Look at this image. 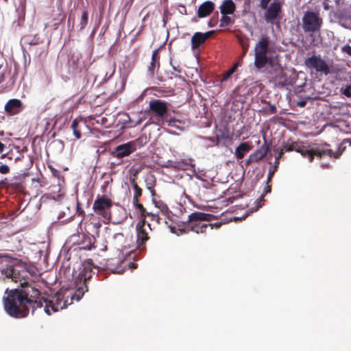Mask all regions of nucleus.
I'll return each instance as SVG.
<instances>
[{
    "mask_svg": "<svg viewBox=\"0 0 351 351\" xmlns=\"http://www.w3.org/2000/svg\"><path fill=\"white\" fill-rule=\"evenodd\" d=\"M8 263L6 267L1 270L2 274L12 281L21 285V288L5 291L3 298L5 312L11 317L23 318L28 315L30 309L33 313L38 308H44L47 315L58 311L66 306L65 302L60 295L45 296L40 290L26 281L29 271L27 265L17 258H12L8 255L1 256Z\"/></svg>",
    "mask_w": 351,
    "mask_h": 351,
    "instance_id": "f257e3e1",
    "label": "nucleus"
},
{
    "mask_svg": "<svg viewBox=\"0 0 351 351\" xmlns=\"http://www.w3.org/2000/svg\"><path fill=\"white\" fill-rule=\"evenodd\" d=\"M92 274L93 264L92 261L89 260L82 265V270L75 279L76 291L72 299L79 301L84 294L88 291L87 281L92 278Z\"/></svg>",
    "mask_w": 351,
    "mask_h": 351,
    "instance_id": "f03ea898",
    "label": "nucleus"
},
{
    "mask_svg": "<svg viewBox=\"0 0 351 351\" xmlns=\"http://www.w3.org/2000/svg\"><path fill=\"white\" fill-rule=\"evenodd\" d=\"M211 217L212 215L208 213L201 212L193 213L188 217L186 227L197 234L204 233L208 227H210L211 229L213 228L210 223H206L210 221Z\"/></svg>",
    "mask_w": 351,
    "mask_h": 351,
    "instance_id": "7ed1b4c3",
    "label": "nucleus"
},
{
    "mask_svg": "<svg viewBox=\"0 0 351 351\" xmlns=\"http://www.w3.org/2000/svg\"><path fill=\"white\" fill-rule=\"evenodd\" d=\"M269 38L268 36L262 37L254 47V66L258 69L264 68L271 59L267 56Z\"/></svg>",
    "mask_w": 351,
    "mask_h": 351,
    "instance_id": "20e7f679",
    "label": "nucleus"
},
{
    "mask_svg": "<svg viewBox=\"0 0 351 351\" xmlns=\"http://www.w3.org/2000/svg\"><path fill=\"white\" fill-rule=\"evenodd\" d=\"M112 207V200L105 195H97L93 204L95 213L105 219H110Z\"/></svg>",
    "mask_w": 351,
    "mask_h": 351,
    "instance_id": "39448f33",
    "label": "nucleus"
},
{
    "mask_svg": "<svg viewBox=\"0 0 351 351\" xmlns=\"http://www.w3.org/2000/svg\"><path fill=\"white\" fill-rule=\"evenodd\" d=\"M147 112L156 119H166L167 120L168 103L161 99H152L149 102V109ZM169 124L175 119L167 120Z\"/></svg>",
    "mask_w": 351,
    "mask_h": 351,
    "instance_id": "423d86ee",
    "label": "nucleus"
},
{
    "mask_svg": "<svg viewBox=\"0 0 351 351\" xmlns=\"http://www.w3.org/2000/svg\"><path fill=\"white\" fill-rule=\"evenodd\" d=\"M322 25V19L319 13L307 11L302 18V28L305 32H315L319 31Z\"/></svg>",
    "mask_w": 351,
    "mask_h": 351,
    "instance_id": "0eeeda50",
    "label": "nucleus"
},
{
    "mask_svg": "<svg viewBox=\"0 0 351 351\" xmlns=\"http://www.w3.org/2000/svg\"><path fill=\"white\" fill-rule=\"evenodd\" d=\"M17 73L12 72L11 68L3 66V62L0 64V88L5 92L11 90L15 84Z\"/></svg>",
    "mask_w": 351,
    "mask_h": 351,
    "instance_id": "6e6552de",
    "label": "nucleus"
},
{
    "mask_svg": "<svg viewBox=\"0 0 351 351\" xmlns=\"http://www.w3.org/2000/svg\"><path fill=\"white\" fill-rule=\"evenodd\" d=\"M305 65L309 69H313L317 72L328 75L330 73V68L324 60L320 56H312L304 61Z\"/></svg>",
    "mask_w": 351,
    "mask_h": 351,
    "instance_id": "1a4fd4ad",
    "label": "nucleus"
},
{
    "mask_svg": "<svg viewBox=\"0 0 351 351\" xmlns=\"http://www.w3.org/2000/svg\"><path fill=\"white\" fill-rule=\"evenodd\" d=\"M281 12L282 3L276 0L265 9L264 19L267 23L274 24L275 21L279 19Z\"/></svg>",
    "mask_w": 351,
    "mask_h": 351,
    "instance_id": "9d476101",
    "label": "nucleus"
},
{
    "mask_svg": "<svg viewBox=\"0 0 351 351\" xmlns=\"http://www.w3.org/2000/svg\"><path fill=\"white\" fill-rule=\"evenodd\" d=\"M24 44L29 45L28 49L30 51L35 52V54L38 56H42L45 53L46 47L44 45V42L41 40L38 35H35L32 38H29L27 36L23 38Z\"/></svg>",
    "mask_w": 351,
    "mask_h": 351,
    "instance_id": "9b49d317",
    "label": "nucleus"
},
{
    "mask_svg": "<svg viewBox=\"0 0 351 351\" xmlns=\"http://www.w3.org/2000/svg\"><path fill=\"white\" fill-rule=\"evenodd\" d=\"M269 151V146L267 144L266 141L263 145L258 148L254 152L252 153L247 160L245 162V166L247 168L251 164L257 162L265 158Z\"/></svg>",
    "mask_w": 351,
    "mask_h": 351,
    "instance_id": "f8f14e48",
    "label": "nucleus"
},
{
    "mask_svg": "<svg viewBox=\"0 0 351 351\" xmlns=\"http://www.w3.org/2000/svg\"><path fill=\"white\" fill-rule=\"evenodd\" d=\"M23 108V104L20 99H11L5 104L4 110L8 114L12 116L20 113Z\"/></svg>",
    "mask_w": 351,
    "mask_h": 351,
    "instance_id": "ddd939ff",
    "label": "nucleus"
},
{
    "mask_svg": "<svg viewBox=\"0 0 351 351\" xmlns=\"http://www.w3.org/2000/svg\"><path fill=\"white\" fill-rule=\"evenodd\" d=\"M136 243L137 247L139 250H144L145 248V242L149 239L148 234L145 229V222H142V224H138L136 226Z\"/></svg>",
    "mask_w": 351,
    "mask_h": 351,
    "instance_id": "4468645a",
    "label": "nucleus"
},
{
    "mask_svg": "<svg viewBox=\"0 0 351 351\" xmlns=\"http://www.w3.org/2000/svg\"><path fill=\"white\" fill-rule=\"evenodd\" d=\"M135 206L136 210L139 212L141 218L143 219L142 222H145L146 217H150L152 221H155L157 223L160 224L161 223V217L159 215L158 213H149L144 208L143 205L140 203V201L137 203H133Z\"/></svg>",
    "mask_w": 351,
    "mask_h": 351,
    "instance_id": "2eb2a0df",
    "label": "nucleus"
},
{
    "mask_svg": "<svg viewBox=\"0 0 351 351\" xmlns=\"http://www.w3.org/2000/svg\"><path fill=\"white\" fill-rule=\"evenodd\" d=\"M213 33V31H209L206 33L195 32L191 38V48L193 49H197L209 38Z\"/></svg>",
    "mask_w": 351,
    "mask_h": 351,
    "instance_id": "dca6fc26",
    "label": "nucleus"
},
{
    "mask_svg": "<svg viewBox=\"0 0 351 351\" xmlns=\"http://www.w3.org/2000/svg\"><path fill=\"white\" fill-rule=\"evenodd\" d=\"M133 152L129 142L118 145L111 154L113 157L121 159L123 157L129 156Z\"/></svg>",
    "mask_w": 351,
    "mask_h": 351,
    "instance_id": "f3484780",
    "label": "nucleus"
},
{
    "mask_svg": "<svg viewBox=\"0 0 351 351\" xmlns=\"http://www.w3.org/2000/svg\"><path fill=\"white\" fill-rule=\"evenodd\" d=\"M215 10V3L210 1H206L202 3L197 10V16L204 18L210 15Z\"/></svg>",
    "mask_w": 351,
    "mask_h": 351,
    "instance_id": "a211bd4d",
    "label": "nucleus"
},
{
    "mask_svg": "<svg viewBox=\"0 0 351 351\" xmlns=\"http://www.w3.org/2000/svg\"><path fill=\"white\" fill-rule=\"evenodd\" d=\"M252 149V146L247 142L241 143L236 147L234 156L237 160H241Z\"/></svg>",
    "mask_w": 351,
    "mask_h": 351,
    "instance_id": "6ab92c4d",
    "label": "nucleus"
},
{
    "mask_svg": "<svg viewBox=\"0 0 351 351\" xmlns=\"http://www.w3.org/2000/svg\"><path fill=\"white\" fill-rule=\"evenodd\" d=\"M155 206L160 210L161 215L164 217L161 220H164L165 223H167L166 219H171V211L167 206V205L161 200L154 201Z\"/></svg>",
    "mask_w": 351,
    "mask_h": 351,
    "instance_id": "aec40b11",
    "label": "nucleus"
},
{
    "mask_svg": "<svg viewBox=\"0 0 351 351\" xmlns=\"http://www.w3.org/2000/svg\"><path fill=\"white\" fill-rule=\"evenodd\" d=\"M219 9L222 15L232 14L236 10V5L232 0H224Z\"/></svg>",
    "mask_w": 351,
    "mask_h": 351,
    "instance_id": "412c9836",
    "label": "nucleus"
},
{
    "mask_svg": "<svg viewBox=\"0 0 351 351\" xmlns=\"http://www.w3.org/2000/svg\"><path fill=\"white\" fill-rule=\"evenodd\" d=\"M159 55L158 50H154L152 55V60L148 66V74L150 77H154L155 75V69L159 67Z\"/></svg>",
    "mask_w": 351,
    "mask_h": 351,
    "instance_id": "4be33fe9",
    "label": "nucleus"
},
{
    "mask_svg": "<svg viewBox=\"0 0 351 351\" xmlns=\"http://www.w3.org/2000/svg\"><path fill=\"white\" fill-rule=\"evenodd\" d=\"M342 154V152L339 149L336 152H333V151L330 149H314L315 156H317L319 158H322L324 156L327 155L330 157H333L335 158H338Z\"/></svg>",
    "mask_w": 351,
    "mask_h": 351,
    "instance_id": "5701e85b",
    "label": "nucleus"
},
{
    "mask_svg": "<svg viewBox=\"0 0 351 351\" xmlns=\"http://www.w3.org/2000/svg\"><path fill=\"white\" fill-rule=\"evenodd\" d=\"M129 143L133 152H134L137 149L142 147L147 143V138L146 136H141L134 141H129Z\"/></svg>",
    "mask_w": 351,
    "mask_h": 351,
    "instance_id": "b1692460",
    "label": "nucleus"
},
{
    "mask_svg": "<svg viewBox=\"0 0 351 351\" xmlns=\"http://www.w3.org/2000/svg\"><path fill=\"white\" fill-rule=\"evenodd\" d=\"M131 183L134 190L133 203H137L140 201V197L142 196L143 190L137 184L134 179L131 180Z\"/></svg>",
    "mask_w": 351,
    "mask_h": 351,
    "instance_id": "393cba45",
    "label": "nucleus"
},
{
    "mask_svg": "<svg viewBox=\"0 0 351 351\" xmlns=\"http://www.w3.org/2000/svg\"><path fill=\"white\" fill-rule=\"evenodd\" d=\"M80 58L81 55L80 53H73L72 55H71L70 58L69 60L70 66H72L74 69H79L81 66Z\"/></svg>",
    "mask_w": 351,
    "mask_h": 351,
    "instance_id": "a878e982",
    "label": "nucleus"
},
{
    "mask_svg": "<svg viewBox=\"0 0 351 351\" xmlns=\"http://www.w3.org/2000/svg\"><path fill=\"white\" fill-rule=\"evenodd\" d=\"M238 65H239L238 63H235L229 70H228L226 72H225L222 75L221 77L220 78V82L223 83V82L227 81L232 76V75L236 71V70L238 67Z\"/></svg>",
    "mask_w": 351,
    "mask_h": 351,
    "instance_id": "bb28decb",
    "label": "nucleus"
},
{
    "mask_svg": "<svg viewBox=\"0 0 351 351\" xmlns=\"http://www.w3.org/2000/svg\"><path fill=\"white\" fill-rule=\"evenodd\" d=\"M300 146V145H299V143L297 142H291V143H287L283 145L282 149H283V152L284 151H286V152L295 151V152H300V150H299Z\"/></svg>",
    "mask_w": 351,
    "mask_h": 351,
    "instance_id": "cd10ccee",
    "label": "nucleus"
},
{
    "mask_svg": "<svg viewBox=\"0 0 351 351\" xmlns=\"http://www.w3.org/2000/svg\"><path fill=\"white\" fill-rule=\"evenodd\" d=\"M71 128L76 138L80 139L82 136L81 127L77 119H74L71 124Z\"/></svg>",
    "mask_w": 351,
    "mask_h": 351,
    "instance_id": "c85d7f7f",
    "label": "nucleus"
},
{
    "mask_svg": "<svg viewBox=\"0 0 351 351\" xmlns=\"http://www.w3.org/2000/svg\"><path fill=\"white\" fill-rule=\"evenodd\" d=\"M88 24V12L84 10L82 14L80 22L79 24L80 30L84 29Z\"/></svg>",
    "mask_w": 351,
    "mask_h": 351,
    "instance_id": "c756f323",
    "label": "nucleus"
},
{
    "mask_svg": "<svg viewBox=\"0 0 351 351\" xmlns=\"http://www.w3.org/2000/svg\"><path fill=\"white\" fill-rule=\"evenodd\" d=\"M220 22V27L228 26L233 23V21L228 15H222Z\"/></svg>",
    "mask_w": 351,
    "mask_h": 351,
    "instance_id": "7c9ffc66",
    "label": "nucleus"
},
{
    "mask_svg": "<svg viewBox=\"0 0 351 351\" xmlns=\"http://www.w3.org/2000/svg\"><path fill=\"white\" fill-rule=\"evenodd\" d=\"M25 7L23 5L21 6V10L19 12V17H18V21H17V26H20L22 23L24 22L25 20Z\"/></svg>",
    "mask_w": 351,
    "mask_h": 351,
    "instance_id": "2f4dec72",
    "label": "nucleus"
},
{
    "mask_svg": "<svg viewBox=\"0 0 351 351\" xmlns=\"http://www.w3.org/2000/svg\"><path fill=\"white\" fill-rule=\"evenodd\" d=\"M284 155L283 149H280L279 152L278 153V155L276 156L275 162H274V167L278 168L279 163H280V159L282 158Z\"/></svg>",
    "mask_w": 351,
    "mask_h": 351,
    "instance_id": "473e14b6",
    "label": "nucleus"
},
{
    "mask_svg": "<svg viewBox=\"0 0 351 351\" xmlns=\"http://www.w3.org/2000/svg\"><path fill=\"white\" fill-rule=\"evenodd\" d=\"M341 93L347 97L351 98V84L341 89Z\"/></svg>",
    "mask_w": 351,
    "mask_h": 351,
    "instance_id": "72a5a7b5",
    "label": "nucleus"
},
{
    "mask_svg": "<svg viewBox=\"0 0 351 351\" xmlns=\"http://www.w3.org/2000/svg\"><path fill=\"white\" fill-rule=\"evenodd\" d=\"M276 170H277V168H275L274 167V169L270 168V169L269 170V173H268V176H267V184H269L271 182V179L274 176V174L276 171Z\"/></svg>",
    "mask_w": 351,
    "mask_h": 351,
    "instance_id": "f704fd0d",
    "label": "nucleus"
},
{
    "mask_svg": "<svg viewBox=\"0 0 351 351\" xmlns=\"http://www.w3.org/2000/svg\"><path fill=\"white\" fill-rule=\"evenodd\" d=\"M299 150H300V152H298L300 153L304 158L306 157L307 152H309L311 151V149H306L305 147V146H303V145L300 146Z\"/></svg>",
    "mask_w": 351,
    "mask_h": 351,
    "instance_id": "c9c22d12",
    "label": "nucleus"
},
{
    "mask_svg": "<svg viewBox=\"0 0 351 351\" xmlns=\"http://www.w3.org/2000/svg\"><path fill=\"white\" fill-rule=\"evenodd\" d=\"M271 0H261L259 6L261 9L265 10L269 7V3Z\"/></svg>",
    "mask_w": 351,
    "mask_h": 351,
    "instance_id": "e433bc0d",
    "label": "nucleus"
},
{
    "mask_svg": "<svg viewBox=\"0 0 351 351\" xmlns=\"http://www.w3.org/2000/svg\"><path fill=\"white\" fill-rule=\"evenodd\" d=\"M10 172V167L6 165H2L0 166V173L2 174H6Z\"/></svg>",
    "mask_w": 351,
    "mask_h": 351,
    "instance_id": "4c0bfd02",
    "label": "nucleus"
},
{
    "mask_svg": "<svg viewBox=\"0 0 351 351\" xmlns=\"http://www.w3.org/2000/svg\"><path fill=\"white\" fill-rule=\"evenodd\" d=\"M306 157L308 159V161L310 162H312L314 160L315 154H314V149H311L309 152H307Z\"/></svg>",
    "mask_w": 351,
    "mask_h": 351,
    "instance_id": "58836bf2",
    "label": "nucleus"
},
{
    "mask_svg": "<svg viewBox=\"0 0 351 351\" xmlns=\"http://www.w3.org/2000/svg\"><path fill=\"white\" fill-rule=\"evenodd\" d=\"M343 51L347 54L351 56V46L346 45L343 47Z\"/></svg>",
    "mask_w": 351,
    "mask_h": 351,
    "instance_id": "ea45409f",
    "label": "nucleus"
},
{
    "mask_svg": "<svg viewBox=\"0 0 351 351\" xmlns=\"http://www.w3.org/2000/svg\"><path fill=\"white\" fill-rule=\"evenodd\" d=\"M269 112L270 114H275L277 112V108L275 105L269 104Z\"/></svg>",
    "mask_w": 351,
    "mask_h": 351,
    "instance_id": "a19ab883",
    "label": "nucleus"
},
{
    "mask_svg": "<svg viewBox=\"0 0 351 351\" xmlns=\"http://www.w3.org/2000/svg\"><path fill=\"white\" fill-rule=\"evenodd\" d=\"M271 189V184H269H269L267 183V186H265V191H264L265 193L266 194L267 193H270Z\"/></svg>",
    "mask_w": 351,
    "mask_h": 351,
    "instance_id": "79ce46f5",
    "label": "nucleus"
},
{
    "mask_svg": "<svg viewBox=\"0 0 351 351\" xmlns=\"http://www.w3.org/2000/svg\"><path fill=\"white\" fill-rule=\"evenodd\" d=\"M264 196H265V194H262L261 196L258 198V208H260L262 206V204H261V202H263L265 199H264Z\"/></svg>",
    "mask_w": 351,
    "mask_h": 351,
    "instance_id": "37998d69",
    "label": "nucleus"
},
{
    "mask_svg": "<svg viewBox=\"0 0 351 351\" xmlns=\"http://www.w3.org/2000/svg\"><path fill=\"white\" fill-rule=\"evenodd\" d=\"M77 212L78 213L79 215H85L84 211L83 210H82L81 208H80L79 207H77Z\"/></svg>",
    "mask_w": 351,
    "mask_h": 351,
    "instance_id": "c03bdc74",
    "label": "nucleus"
},
{
    "mask_svg": "<svg viewBox=\"0 0 351 351\" xmlns=\"http://www.w3.org/2000/svg\"><path fill=\"white\" fill-rule=\"evenodd\" d=\"M305 105H306V101H301L298 103V106H300V107H304V106H305Z\"/></svg>",
    "mask_w": 351,
    "mask_h": 351,
    "instance_id": "a18cd8bd",
    "label": "nucleus"
},
{
    "mask_svg": "<svg viewBox=\"0 0 351 351\" xmlns=\"http://www.w3.org/2000/svg\"><path fill=\"white\" fill-rule=\"evenodd\" d=\"M5 148V145L0 141V153H1Z\"/></svg>",
    "mask_w": 351,
    "mask_h": 351,
    "instance_id": "49530a36",
    "label": "nucleus"
},
{
    "mask_svg": "<svg viewBox=\"0 0 351 351\" xmlns=\"http://www.w3.org/2000/svg\"><path fill=\"white\" fill-rule=\"evenodd\" d=\"M94 226H95V227H96L97 228H100V227H101V224H100V223H95Z\"/></svg>",
    "mask_w": 351,
    "mask_h": 351,
    "instance_id": "de8ad7c7",
    "label": "nucleus"
},
{
    "mask_svg": "<svg viewBox=\"0 0 351 351\" xmlns=\"http://www.w3.org/2000/svg\"><path fill=\"white\" fill-rule=\"evenodd\" d=\"M173 69H174L175 71H178V72H180V70L177 69L176 67H173Z\"/></svg>",
    "mask_w": 351,
    "mask_h": 351,
    "instance_id": "09e8293b",
    "label": "nucleus"
},
{
    "mask_svg": "<svg viewBox=\"0 0 351 351\" xmlns=\"http://www.w3.org/2000/svg\"><path fill=\"white\" fill-rule=\"evenodd\" d=\"M152 194L154 195V193H155V191H154V190H152Z\"/></svg>",
    "mask_w": 351,
    "mask_h": 351,
    "instance_id": "8fccbe9b",
    "label": "nucleus"
},
{
    "mask_svg": "<svg viewBox=\"0 0 351 351\" xmlns=\"http://www.w3.org/2000/svg\"><path fill=\"white\" fill-rule=\"evenodd\" d=\"M5 155H4V154H3V155H2V156H1V158H5Z\"/></svg>",
    "mask_w": 351,
    "mask_h": 351,
    "instance_id": "3c124183",
    "label": "nucleus"
},
{
    "mask_svg": "<svg viewBox=\"0 0 351 351\" xmlns=\"http://www.w3.org/2000/svg\"><path fill=\"white\" fill-rule=\"evenodd\" d=\"M117 235L123 236V234H122L121 233H119V234H118Z\"/></svg>",
    "mask_w": 351,
    "mask_h": 351,
    "instance_id": "603ef678",
    "label": "nucleus"
},
{
    "mask_svg": "<svg viewBox=\"0 0 351 351\" xmlns=\"http://www.w3.org/2000/svg\"><path fill=\"white\" fill-rule=\"evenodd\" d=\"M350 80H351V75H350Z\"/></svg>",
    "mask_w": 351,
    "mask_h": 351,
    "instance_id": "864d4df0",
    "label": "nucleus"
}]
</instances>
